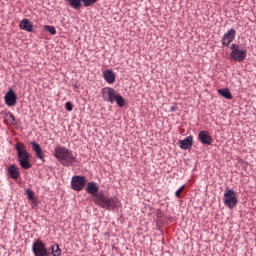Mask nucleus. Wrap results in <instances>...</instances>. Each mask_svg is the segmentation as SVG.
Listing matches in <instances>:
<instances>
[{"label":"nucleus","instance_id":"4","mask_svg":"<svg viewBox=\"0 0 256 256\" xmlns=\"http://www.w3.org/2000/svg\"><path fill=\"white\" fill-rule=\"evenodd\" d=\"M15 149L17 151V161L20 167H22V169H31V167H33L29 161V159H31V153L27 151V146L21 142H18L15 145Z\"/></svg>","mask_w":256,"mask_h":256},{"label":"nucleus","instance_id":"19","mask_svg":"<svg viewBox=\"0 0 256 256\" xmlns=\"http://www.w3.org/2000/svg\"><path fill=\"white\" fill-rule=\"evenodd\" d=\"M218 94L224 97V99H233V94L229 91V88L218 89Z\"/></svg>","mask_w":256,"mask_h":256},{"label":"nucleus","instance_id":"13","mask_svg":"<svg viewBox=\"0 0 256 256\" xmlns=\"http://www.w3.org/2000/svg\"><path fill=\"white\" fill-rule=\"evenodd\" d=\"M178 145L184 151L191 149L193 147V136H187L184 140H179Z\"/></svg>","mask_w":256,"mask_h":256},{"label":"nucleus","instance_id":"22","mask_svg":"<svg viewBox=\"0 0 256 256\" xmlns=\"http://www.w3.org/2000/svg\"><path fill=\"white\" fill-rule=\"evenodd\" d=\"M26 195H27L29 201H35V192H33V190L27 189Z\"/></svg>","mask_w":256,"mask_h":256},{"label":"nucleus","instance_id":"20","mask_svg":"<svg viewBox=\"0 0 256 256\" xmlns=\"http://www.w3.org/2000/svg\"><path fill=\"white\" fill-rule=\"evenodd\" d=\"M44 29H45V31H48V33H50V35H57V29H55L54 26L44 25Z\"/></svg>","mask_w":256,"mask_h":256},{"label":"nucleus","instance_id":"26","mask_svg":"<svg viewBox=\"0 0 256 256\" xmlns=\"http://www.w3.org/2000/svg\"><path fill=\"white\" fill-rule=\"evenodd\" d=\"M177 111V107L176 106H172L170 108V113H175Z\"/></svg>","mask_w":256,"mask_h":256},{"label":"nucleus","instance_id":"23","mask_svg":"<svg viewBox=\"0 0 256 256\" xmlns=\"http://www.w3.org/2000/svg\"><path fill=\"white\" fill-rule=\"evenodd\" d=\"M65 109L68 111H73V103L72 102H66L65 103Z\"/></svg>","mask_w":256,"mask_h":256},{"label":"nucleus","instance_id":"12","mask_svg":"<svg viewBox=\"0 0 256 256\" xmlns=\"http://www.w3.org/2000/svg\"><path fill=\"white\" fill-rule=\"evenodd\" d=\"M31 145L36 157L45 163V153H43V148H41V145H39L37 142H32Z\"/></svg>","mask_w":256,"mask_h":256},{"label":"nucleus","instance_id":"10","mask_svg":"<svg viewBox=\"0 0 256 256\" xmlns=\"http://www.w3.org/2000/svg\"><path fill=\"white\" fill-rule=\"evenodd\" d=\"M115 102L118 107H125V98H123V96H121V94H119V92L114 89L108 103H111V105H113Z\"/></svg>","mask_w":256,"mask_h":256},{"label":"nucleus","instance_id":"18","mask_svg":"<svg viewBox=\"0 0 256 256\" xmlns=\"http://www.w3.org/2000/svg\"><path fill=\"white\" fill-rule=\"evenodd\" d=\"M65 1L75 11H81V7H83L82 0H65Z\"/></svg>","mask_w":256,"mask_h":256},{"label":"nucleus","instance_id":"15","mask_svg":"<svg viewBox=\"0 0 256 256\" xmlns=\"http://www.w3.org/2000/svg\"><path fill=\"white\" fill-rule=\"evenodd\" d=\"M103 78L106 81V83L113 84L115 83V72L113 70H106L103 72Z\"/></svg>","mask_w":256,"mask_h":256},{"label":"nucleus","instance_id":"14","mask_svg":"<svg viewBox=\"0 0 256 256\" xmlns=\"http://www.w3.org/2000/svg\"><path fill=\"white\" fill-rule=\"evenodd\" d=\"M20 29H22L23 31H27L28 33H33V22H31V20L27 18L21 20Z\"/></svg>","mask_w":256,"mask_h":256},{"label":"nucleus","instance_id":"1","mask_svg":"<svg viewBox=\"0 0 256 256\" xmlns=\"http://www.w3.org/2000/svg\"><path fill=\"white\" fill-rule=\"evenodd\" d=\"M86 192L89 195H93V201L95 205L107 211H115L119 207V200L117 198L108 197L103 193L99 192V186L95 182H88Z\"/></svg>","mask_w":256,"mask_h":256},{"label":"nucleus","instance_id":"27","mask_svg":"<svg viewBox=\"0 0 256 256\" xmlns=\"http://www.w3.org/2000/svg\"><path fill=\"white\" fill-rule=\"evenodd\" d=\"M74 87L77 89V87H78L77 84H75Z\"/></svg>","mask_w":256,"mask_h":256},{"label":"nucleus","instance_id":"25","mask_svg":"<svg viewBox=\"0 0 256 256\" xmlns=\"http://www.w3.org/2000/svg\"><path fill=\"white\" fill-rule=\"evenodd\" d=\"M10 119H12V125H17L16 119L13 113H10Z\"/></svg>","mask_w":256,"mask_h":256},{"label":"nucleus","instance_id":"16","mask_svg":"<svg viewBox=\"0 0 256 256\" xmlns=\"http://www.w3.org/2000/svg\"><path fill=\"white\" fill-rule=\"evenodd\" d=\"M113 90L114 88H111V87H106L102 89L101 93H102L103 101H105L106 103H109L111 99V95H113Z\"/></svg>","mask_w":256,"mask_h":256},{"label":"nucleus","instance_id":"3","mask_svg":"<svg viewBox=\"0 0 256 256\" xmlns=\"http://www.w3.org/2000/svg\"><path fill=\"white\" fill-rule=\"evenodd\" d=\"M32 253L34 256H61L62 251L59 244H53L47 248L43 241L37 239L32 244Z\"/></svg>","mask_w":256,"mask_h":256},{"label":"nucleus","instance_id":"11","mask_svg":"<svg viewBox=\"0 0 256 256\" xmlns=\"http://www.w3.org/2000/svg\"><path fill=\"white\" fill-rule=\"evenodd\" d=\"M5 105L8 107H14V105H17V94H15V91L13 89H10L8 92H6L4 96Z\"/></svg>","mask_w":256,"mask_h":256},{"label":"nucleus","instance_id":"7","mask_svg":"<svg viewBox=\"0 0 256 256\" xmlns=\"http://www.w3.org/2000/svg\"><path fill=\"white\" fill-rule=\"evenodd\" d=\"M87 185V179L85 176L76 175L71 179V187L73 191H83V188Z\"/></svg>","mask_w":256,"mask_h":256},{"label":"nucleus","instance_id":"21","mask_svg":"<svg viewBox=\"0 0 256 256\" xmlns=\"http://www.w3.org/2000/svg\"><path fill=\"white\" fill-rule=\"evenodd\" d=\"M82 1V7H92V5H95L97 3V0H81Z\"/></svg>","mask_w":256,"mask_h":256},{"label":"nucleus","instance_id":"2","mask_svg":"<svg viewBox=\"0 0 256 256\" xmlns=\"http://www.w3.org/2000/svg\"><path fill=\"white\" fill-rule=\"evenodd\" d=\"M54 157L60 162L63 167H77L79 160H77V154L72 150L65 148L64 146H57L54 148Z\"/></svg>","mask_w":256,"mask_h":256},{"label":"nucleus","instance_id":"17","mask_svg":"<svg viewBox=\"0 0 256 256\" xmlns=\"http://www.w3.org/2000/svg\"><path fill=\"white\" fill-rule=\"evenodd\" d=\"M8 173L12 179H19L21 175V172H19V169L14 164L9 166Z\"/></svg>","mask_w":256,"mask_h":256},{"label":"nucleus","instance_id":"8","mask_svg":"<svg viewBox=\"0 0 256 256\" xmlns=\"http://www.w3.org/2000/svg\"><path fill=\"white\" fill-rule=\"evenodd\" d=\"M235 37H237V30L234 28L229 29L221 39L222 47H229L235 40Z\"/></svg>","mask_w":256,"mask_h":256},{"label":"nucleus","instance_id":"6","mask_svg":"<svg viewBox=\"0 0 256 256\" xmlns=\"http://www.w3.org/2000/svg\"><path fill=\"white\" fill-rule=\"evenodd\" d=\"M231 53L230 57L233 59V61H237L238 63H242V61H245L247 59V50L240 49L239 45L232 44L231 45Z\"/></svg>","mask_w":256,"mask_h":256},{"label":"nucleus","instance_id":"5","mask_svg":"<svg viewBox=\"0 0 256 256\" xmlns=\"http://www.w3.org/2000/svg\"><path fill=\"white\" fill-rule=\"evenodd\" d=\"M237 203H239L237 192L233 189L227 188L224 193V205L229 209H235V207H237Z\"/></svg>","mask_w":256,"mask_h":256},{"label":"nucleus","instance_id":"9","mask_svg":"<svg viewBox=\"0 0 256 256\" xmlns=\"http://www.w3.org/2000/svg\"><path fill=\"white\" fill-rule=\"evenodd\" d=\"M198 141H200L202 145H213V136H211L209 131L202 130L198 133Z\"/></svg>","mask_w":256,"mask_h":256},{"label":"nucleus","instance_id":"24","mask_svg":"<svg viewBox=\"0 0 256 256\" xmlns=\"http://www.w3.org/2000/svg\"><path fill=\"white\" fill-rule=\"evenodd\" d=\"M183 189H185V185H182V186L175 192L176 197H181V191H183Z\"/></svg>","mask_w":256,"mask_h":256}]
</instances>
